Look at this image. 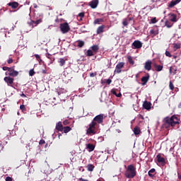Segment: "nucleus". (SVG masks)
<instances>
[{
  "label": "nucleus",
  "mask_w": 181,
  "mask_h": 181,
  "mask_svg": "<svg viewBox=\"0 0 181 181\" xmlns=\"http://www.w3.org/2000/svg\"><path fill=\"white\" fill-rule=\"evenodd\" d=\"M103 114H100L95 117L86 129V135H88V136H93V135H95V134H97V127L98 124H103Z\"/></svg>",
  "instance_id": "obj_1"
},
{
  "label": "nucleus",
  "mask_w": 181,
  "mask_h": 181,
  "mask_svg": "<svg viewBox=\"0 0 181 181\" xmlns=\"http://www.w3.org/2000/svg\"><path fill=\"white\" fill-rule=\"evenodd\" d=\"M164 128H170V127H175L177 124H179V118L176 115H173L170 117H166L163 120Z\"/></svg>",
  "instance_id": "obj_2"
},
{
  "label": "nucleus",
  "mask_w": 181,
  "mask_h": 181,
  "mask_svg": "<svg viewBox=\"0 0 181 181\" xmlns=\"http://www.w3.org/2000/svg\"><path fill=\"white\" fill-rule=\"evenodd\" d=\"M124 175L127 179H134V177L136 176V168L134 167V165L127 166Z\"/></svg>",
  "instance_id": "obj_3"
},
{
  "label": "nucleus",
  "mask_w": 181,
  "mask_h": 181,
  "mask_svg": "<svg viewBox=\"0 0 181 181\" xmlns=\"http://www.w3.org/2000/svg\"><path fill=\"white\" fill-rule=\"evenodd\" d=\"M62 33H67L70 30V25L68 23H61L59 25Z\"/></svg>",
  "instance_id": "obj_4"
},
{
  "label": "nucleus",
  "mask_w": 181,
  "mask_h": 181,
  "mask_svg": "<svg viewBox=\"0 0 181 181\" xmlns=\"http://www.w3.org/2000/svg\"><path fill=\"white\" fill-rule=\"evenodd\" d=\"M124 66H125L124 62H119L116 65L115 70L114 73H117V74H119V73H121L122 71V70H121V69H124Z\"/></svg>",
  "instance_id": "obj_5"
},
{
  "label": "nucleus",
  "mask_w": 181,
  "mask_h": 181,
  "mask_svg": "<svg viewBox=\"0 0 181 181\" xmlns=\"http://www.w3.org/2000/svg\"><path fill=\"white\" fill-rule=\"evenodd\" d=\"M13 78L10 76H6L4 78L5 83H6L7 86H9L10 87H13Z\"/></svg>",
  "instance_id": "obj_6"
},
{
  "label": "nucleus",
  "mask_w": 181,
  "mask_h": 181,
  "mask_svg": "<svg viewBox=\"0 0 181 181\" xmlns=\"http://www.w3.org/2000/svg\"><path fill=\"white\" fill-rule=\"evenodd\" d=\"M156 159H157V161L158 162V163H160V165H162V166H163V165H165V163H166L165 158H163L160 154H158L156 156Z\"/></svg>",
  "instance_id": "obj_7"
},
{
  "label": "nucleus",
  "mask_w": 181,
  "mask_h": 181,
  "mask_svg": "<svg viewBox=\"0 0 181 181\" xmlns=\"http://www.w3.org/2000/svg\"><path fill=\"white\" fill-rule=\"evenodd\" d=\"M132 46H134L133 49H141L142 47V42L139 40H135L132 43Z\"/></svg>",
  "instance_id": "obj_8"
},
{
  "label": "nucleus",
  "mask_w": 181,
  "mask_h": 181,
  "mask_svg": "<svg viewBox=\"0 0 181 181\" xmlns=\"http://www.w3.org/2000/svg\"><path fill=\"white\" fill-rule=\"evenodd\" d=\"M39 23H42V19H39L35 21H31L30 23H28V24L30 25V26H31L32 28H33V26H37Z\"/></svg>",
  "instance_id": "obj_9"
},
{
  "label": "nucleus",
  "mask_w": 181,
  "mask_h": 181,
  "mask_svg": "<svg viewBox=\"0 0 181 181\" xmlns=\"http://www.w3.org/2000/svg\"><path fill=\"white\" fill-rule=\"evenodd\" d=\"M144 69L146 70H147L148 71H150V70L152 69V62H151L149 60L146 62L145 65H144Z\"/></svg>",
  "instance_id": "obj_10"
},
{
  "label": "nucleus",
  "mask_w": 181,
  "mask_h": 181,
  "mask_svg": "<svg viewBox=\"0 0 181 181\" xmlns=\"http://www.w3.org/2000/svg\"><path fill=\"white\" fill-rule=\"evenodd\" d=\"M141 86H146V83H148V81H149V74H147V76H143L141 78Z\"/></svg>",
  "instance_id": "obj_11"
},
{
  "label": "nucleus",
  "mask_w": 181,
  "mask_h": 181,
  "mask_svg": "<svg viewBox=\"0 0 181 181\" xmlns=\"http://www.w3.org/2000/svg\"><path fill=\"white\" fill-rule=\"evenodd\" d=\"M181 1V0H173L168 4V8H173L175 5H177Z\"/></svg>",
  "instance_id": "obj_12"
},
{
  "label": "nucleus",
  "mask_w": 181,
  "mask_h": 181,
  "mask_svg": "<svg viewBox=\"0 0 181 181\" xmlns=\"http://www.w3.org/2000/svg\"><path fill=\"white\" fill-rule=\"evenodd\" d=\"M19 74V72L17 71L13 70V69L11 68L8 76H11V77H16Z\"/></svg>",
  "instance_id": "obj_13"
},
{
  "label": "nucleus",
  "mask_w": 181,
  "mask_h": 181,
  "mask_svg": "<svg viewBox=\"0 0 181 181\" xmlns=\"http://www.w3.org/2000/svg\"><path fill=\"white\" fill-rule=\"evenodd\" d=\"M89 5H90V8H92L93 9H95V8H97V6H98V0L92 1Z\"/></svg>",
  "instance_id": "obj_14"
},
{
  "label": "nucleus",
  "mask_w": 181,
  "mask_h": 181,
  "mask_svg": "<svg viewBox=\"0 0 181 181\" xmlns=\"http://www.w3.org/2000/svg\"><path fill=\"white\" fill-rule=\"evenodd\" d=\"M86 149L88 151V152H93V151L95 149V146L92 144H86Z\"/></svg>",
  "instance_id": "obj_15"
},
{
  "label": "nucleus",
  "mask_w": 181,
  "mask_h": 181,
  "mask_svg": "<svg viewBox=\"0 0 181 181\" xmlns=\"http://www.w3.org/2000/svg\"><path fill=\"white\" fill-rule=\"evenodd\" d=\"M152 104L150 102L146 101L143 104V107L145 110H151V107Z\"/></svg>",
  "instance_id": "obj_16"
},
{
  "label": "nucleus",
  "mask_w": 181,
  "mask_h": 181,
  "mask_svg": "<svg viewBox=\"0 0 181 181\" xmlns=\"http://www.w3.org/2000/svg\"><path fill=\"white\" fill-rule=\"evenodd\" d=\"M8 6H11V8H13V9H16V8H18V6H19V3L16 2V1H13V2H10L8 3Z\"/></svg>",
  "instance_id": "obj_17"
},
{
  "label": "nucleus",
  "mask_w": 181,
  "mask_h": 181,
  "mask_svg": "<svg viewBox=\"0 0 181 181\" xmlns=\"http://www.w3.org/2000/svg\"><path fill=\"white\" fill-rule=\"evenodd\" d=\"M56 129L60 131V132H63V124H62V122H59L56 124Z\"/></svg>",
  "instance_id": "obj_18"
},
{
  "label": "nucleus",
  "mask_w": 181,
  "mask_h": 181,
  "mask_svg": "<svg viewBox=\"0 0 181 181\" xmlns=\"http://www.w3.org/2000/svg\"><path fill=\"white\" fill-rule=\"evenodd\" d=\"M170 22H177L176 14L171 13L169 15Z\"/></svg>",
  "instance_id": "obj_19"
},
{
  "label": "nucleus",
  "mask_w": 181,
  "mask_h": 181,
  "mask_svg": "<svg viewBox=\"0 0 181 181\" xmlns=\"http://www.w3.org/2000/svg\"><path fill=\"white\" fill-rule=\"evenodd\" d=\"M134 135H139V134H141V128H139V127H135L134 129Z\"/></svg>",
  "instance_id": "obj_20"
},
{
  "label": "nucleus",
  "mask_w": 181,
  "mask_h": 181,
  "mask_svg": "<svg viewBox=\"0 0 181 181\" xmlns=\"http://www.w3.org/2000/svg\"><path fill=\"white\" fill-rule=\"evenodd\" d=\"M104 28H105V26L104 25H100L98 28L97 29L98 35H100V33H103V32H104Z\"/></svg>",
  "instance_id": "obj_21"
},
{
  "label": "nucleus",
  "mask_w": 181,
  "mask_h": 181,
  "mask_svg": "<svg viewBox=\"0 0 181 181\" xmlns=\"http://www.w3.org/2000/svg\"><path fill=\"white\" fill-rule=\"evenodd\" d=\"M127 59L129 64H132V65L135 64V61H134V59L132 58V57L128 56Z\"/></svg>",
  "instance_id": "obj_22"
},
{
  "label": "nucleus",
  "mask_w": 181,
  "mask_h": 181,
  "mask_svg": "<svg viewBox=\"0 0 181 181\" xmlns=\"http://www.w3.org/2000/svg\"><path fill=\"white\" fill-rule=\"evenodd\" d=\"M59 66H63L66 64V60L64 58H60L59 59Z\"/></svg>",
  "instance_id": "obj_23"
},
{
  "label": "nucleus",
  "mask_w": 181,
  "mask_h": 181,
  "mask_svg": "<svg viewBox=\"0 0 181 181\" xmlns=\"http://www.w3.org/2000/svg\"><path fill=\"white\" fill-rule=\"evenodd\" d=\"M76 45L78 46V47H83V46H84V41L78 40V41H76Z\"/></svg>",
  "instance_id": "obj_24"
},
{
  "label": "nucleus",
  "mask_w": 181,
  "mask_h": 181,
  "mask_svg": "<svg viewBox=\"0 0 181 181\" xmlns=\"http://www.w3.org/2000/svg\"><path fill=\"white\" fill-rule=\"evenodd\" d=\"M100 22H104V19H103V18H96L94 21V25H100Z\"/></svg>",
  "instance_id": "obj_25"
},
{
  "label": "nucleus",
  "mask_w": 181,
  "mask_h": 181,
  "mask_svg": "<svg viewBox=\"0 0 181 181\" xmlns=\"http://www.w3.org/2000/svg\"><path fill=\"white\" fill-rule=\"evenodd\" d=\"M63 131H64V134H67V132H70L71 131V127H64L63 128Z\"/></svg>",
  "instance_id": "obj_26"
},
{
  "label": "nucleus",
  "mask_w": 181,
  "mask_h": 181,
  "mask_svg": "<svg viewBox=\"0 0 181 181\" xmlns=\"http://www.w3.org/2000/svg\"><path fill=\"white\" fill-rule=\"evenodd\" d=\"M150 34L153 35V37L156 36L157 35L159 34V31L155 30H150Z\"/></svg>",
  "instance_id": "obj_27"
},
{
  "label": "nucleus",
  "mask_w": 181,
  "mask_h": 181,
  "mask_svg": "<svg viewBox=\"0 0 181 181\" xmlns=\"http://www.w3.org/2000/svg\"><path fill=\"white\" fill-rule=\"evenodd\" d=\"M156 71H162V70H163V66L156 65Z\"/></svg>",
  "instance_id": "obj_28"
},
{
  "label": "nucleus",
  "mask_w": 181,
  "mask_h": 181,
  "mask_svg": "<svg viewBox=\"0 0 181 181\" xmlns=\"http://www.w3.org/2000/svg\"><path fill=\"white\" fill-rule=\"evenodd\" d=\"M91 50H93V52H97L98 50V49H100V47H98V45H93L90 47Z\"/></svg>",
  "instance_id": "obj_29"
},
{
  "label": "nucleus",
  "mask_w": 181,
  "mask_h": 181,
  "mask_svg": "<svg viewBox=\"0 0 181 181\" xmlns=\"http://www.w3.org/2000/svg\"><path fill=\"white\" fill-rule=\"evenodd\" d=\"M152 173H155V168H152L148 171V176H150V177H153V175Z\"/></svg>",
  "instance_id": "obj_30"
},
{
  "label": "nucleus",
  "mask_w": 181,
  "mask_h": 181,
  "mask_svg": "<svg viewBox=\"0 0 181 181\" xmlns=\"http://www.w3.org/2000/svg\"><path fill=\"white\" fill-rule=\"evenodd\" d=\"M88 170L89 172H93V170H94V165H93L92 164H88Z\"/></svg>",
  "instance_id": "obj_31"
},
{
  "label": "nucleus",
  "mask_w": 181,
  "mask_h": 181,
  "mask_svg": "<svg viewBox=\"0 0 181 181\" xmlns=\"http://www.w3.org/2000/svg\"><path fill=\"white\" fill-rule=\"evenodd\" d=\"M172 69H173L172 66H170L169 69V71H170V74H173V76H175V74H176V71H177V69H174V71H172Z\"/></svg>",
  "instance_id": "obj_32"
},
{
  "label": "nucleus",
  "mask_w": 181,
  "mask_h": 181,
  "mask_svg": "<svg viewBox=\"0 0 181 181\" xmlns=\"http://www.w3.org/2000/svg\"><path fill=\"white\" fill-rule=\"evenodd\" d=\"M86 56H88V57L94 56V53L93 52V50L88 49Z\"/></svg>",
  "instance_id": "obj_33"
},
{
  "label": "nucleus",
  "mask_w": 181,
  "mask_h": 181,
  "mask_svg": "<svg viewBox=\"0 0 181 181\" xmlns=\"http://www.w3.org/2000/svg\"><path fill=\"white\" fill-rule=\"evenodd\" d=\"M169 88L172 91H173V90H175V85H173V83H172V81L169 82Z\"/></svg>",
  "instance_id": "obj_34"
},
{
  "label": "nucleus",
  "mask_w": 181,
  "mask_h": 181,
  "mask_svg": "<svg viewBox=\"0 0 181 181\" xmlns=\"http://www.w3.org/2000/svg\"><path fill=\"white\" fill-rule=\"evenodd\" d=\"M78 18H80L79 21H83V18H84V13H79L78 15Z\"/></svg>",
  "instance_id": "obj_35"
},
{
  "label": "nucleus",
  "mask_w": 181,
  "mask_h": 181,
  "mask_svg": "<svg viewBox=\"0 0 181 181\" xmlns=\"http://www.w3.org/2000/svg\"><path fill=\"white\" fill-rule=\"evenodd\" d=\"M174 49H175V50H177V49H180V43L174 44Z\"/></svg>",
  "instance_id": "obj_36"
},
{
  "label": "nucleus",
  "mask_w": 181,
  "mask_h": 181,
  "mask_svg": "<svg viewBox=\"0 0 181 181\" xmlns=\"http://www.w3.org/2000/svg\"><path fill=\"white\" fill-rule=\"evenodd\" d=\"M29 76H30V77H32L33 76H35V71L33 69L30 70Z\"/></svg>",
  "instance_id": "obj_37"
},
{
  "label": "nucleus",
  "mask_w": 181,
  "mask_h": 181,
  "mask_svg": "<svg viewBox=\"0 0 181 181\" xmlns=\"http://www.w3.org/2000/svg\"><path fill=\"white\" fill-rule=\"evenodd\" d=\"M165 25L167 28H172V24L169 21H165Z\"/></svg>",
  "instance_id": "obj_38"
},
{
  "label": "nucleus",
  "mask_w": 181,
  "mask_h": 181,
  "mask_svg": "<svg viewBox=\"0 0 181 181\" xmlns=\"http://www.w3.org/2000/svg\"><path fill=\"white\" fill-rule=\"evenodd\" d=\"M158 21L156 20V17H154L151 20V23H156Z\"/></svg>",
  "instance_id": "obj_39"
},
{
  "label": "nucleus",
  "mask_w": 181,
  "mask_h": 181,
  "mask_svg": "<svg viewBox=\"0 0 181 181\" xmlns=\"http://www.w3.org/2000/svg\"><path fill=\"white\" fill-rule=\"evenodd\" d=\"M122 25H123L124 26H128V21H127V19L124 18V19L123 20Z\"/></svg>",
  "instance_id": "obj_40"
},
{
  "label": "nucleus",
  "mask_w": 181,
  "mask_h": 181,
  "mask_svg": "<svg viewBox=\"0 0 181 181\" xmlns=\"http://www.w3.org/2000/svg\"><path fill=\"white\" fill-rule=\"evenodd\" d=\"M165 56H167V57H172V54L169 51H165Z\"/></svg>",
  "instance_id": "obj_41"
},
{
  "label": "nucleus",
  "mask_w": 181,
  "mask_h": 181,
  "mask_svg": "<svg viewBox=\"0 0 181 181\" xmlns=\"http://www.w3.org/2000/svg\"><path fill=\"white\" fill-rule=\"evenodd\" d=\"M11 68L6 67V66H4V67H3V70H4V71H6V70H8V71H11Z\"/></svg>",
  "instance_id": "obj_42"
},
{
  "label": "nucleus",
  "mask_w": 181,
  "mask_h": 181,
  "mask_svg": "<svg viewBox=\"0 0 181 181\" xmlns=\"http://www.w3.org/2000/svg\"><path fill=\"white\" fill-rule=\"evenodd\" d=\"M7 62L8 63V64H11V63H13V59H12V58H9Z\"/></svg>",
  "instance_id": "obj_43"
},
{
  "label": "nucleus",
  "mask_w": 181,
  "mask_h": 181,
  "mask_svg": "<svg viewBox=\"0 0 181 181\" xmlns=\"http://www.w3.org/2000/svg\"><path fill=\"white\" fill-rule=\"evenodd\" d=\"M34 56L37 59V60H40V55L35 54Z\"/></svg>",
  "instance_id": "obj_44"
},
{
  "label": "nucleus",
  "mask_w": 181,
  "mask_h": 181,
  "mask_svg": "<svg viewBox=\"0 0 181 181\" xmlns=\"http://www.w3.org/2000/svg\"><path fill=\"white\" fill-rule=\"evenodd\" d=\"M97 76V73H90V77H95Z\"/></svg>",
  "instance_id": "obj_45"
},
{
  "label": "nucleus",
  "mask_w": 181,
  "mask_h": 181,
  "mask_svg": "<svg viewBox=\"0 0 181 181\" xmlns=\"http://www.w3.org/2000/svg\"><path fill=\"white\" fill-rule=\"evenodd\" d=\"M111 93H112V94H114V95H116L117 96V90H115V89H112V90H111Z\"/></svg>",
  "instance_id": "obj_46"
},
{
  "label": "nucleus",
  "mask_w": 181,
  "mask_h": 181,
  "mask_svg": "<svg viewBox=\"0 0 181 181\" xmlns=\"http://www.w3.org/2000/svg\"><path fill=\"white\" fill-rule=\"evenodd\" d=\"M20 109L22 110V111H25V105H21L20 106Z\"/></svg>",
  "instance_id": "obj_47"
},
{
  "label": "nucleus",
  "mask_w": 181,
  "mask_h": 181,
  "mask_svg": "<svg viewBox=\"0 0 181 181\" xmlns=\"http://www.w3.org/2000/svg\"><path fill=\"white\" fill-rule=\"evenodd\" d=\"M106 83L107 84H111V83H112V81L111 79H107Z\"/></svg>",
  "instance_id": "obj_48"
},
{
  "label": "nucleus",
  "mask_w": 181,
  "mask_h": 181,
  "mask_svg": "<svg viewBox=\"0 0 181 181\" xmlns=\"http://www.w3.org/2000/svg\"><path fill=\"white\" fill-rule=\"evenodd\" d=\"M6 181H12V178L11 177H7Z\"/></svg>",
  "instance_id": "obj_49"
},
{
  "label": "nucleus",
  "mask_w": 181,
  "mask_h": 181,
  "mask_svg": "<svg viewBox=\"0 0 181 181\" xmlns=\"http://www.w3.org/2000/svg\"><path fill=\"white\" fill-rule=\"evenodd\" d=\"M45 144V140L40 141V145H43Z\"/></svg>",
  "instance_id": "obj_50"
},
{
  "label": "nucleus",
  "mask_w": 181,
  "mask_h": 181,
  "mask_svg": "<svg viewBox=\"0 0 181 181\" xmlns=\"http://www.w3.org/2000/svg\"><path fill=\"white\" fill-rule=\"evenodd\" d=\"M139 118H141V119H144V116L142 115H139Z\"/></svg>",
  "instance_id": "obj_51"
},
{
  "label": "nucleus",
  "mask_w": 181,
  "mask_h": 181,
  "mask_svg": "<svg viewBox=\"0 0 181 181\" xmlns=\"http://www.w3.org/2000/svg\"><path fill=\"white\" fill-rule=\"evenodd\" d=\"M121 93H119V94L116 95V97H121Z\"/></svg>",
  "instance_id": "obj_52"
},
{
  "label": "nucleus",
  "mask_w": 181,
  "mask_h": 181,
  "mask_svg": "<svg viewBox=\"0 0 181 181\" xmlns=\"http://www.w3.org/2000/svg\"><path fill=\"white\" fill-rule=\"evenodd\" d=\"M80 180H81V181H88V180H85V179H83V178H80Z\"/></svg>",
  "instance_id": "obj_53"
},
{
  "label": "nucleus",
  "mask_w": 181,
  "mask_h": 181,
  "mask_svg": "<svg viewBox=\"0 0 181 181\" xmlns=\"http://www.w3.org/2000/svg\"><path fill=\"white\" fill-rule=\"evenodd\" d=\"M21 97H26V95H25L24 93H22V94L21 95Z\"/></svg>",
  "instance_id": "obj_54"
},
{
  "label": "nucleus",
  "mask_w": 181,
  "mask_h": 181,
  "mask_svg": "<svg viewBox=\"0 0 181 181\" xmlns=\"http://www.w3.org/2000/svg\"><path fill=\"white\" fill-rule=\"evenodd\" d=\"M44 173H45L46 175H47V173H49V171H47V170H44Z\"/></svg>",
  "instance_id": "obj_55"
},
{
  "label": "nucleus",
  "mask_w": 181,
  "mask_h": 181,
  "mask_svg": "<svg viewBox=\"0 0 181 181\" xmlns=\"http://www.w3.org/2000/svg\"><path fill=\"white\" fill-rule=\"evenodd\" d=\"M34 8H37V4H33Z\"/></svg>",
  "instance_id": "obj_56"
},
{
  "label": "nucleus",
  "mask_w": 181,
  "mask_h": 181,
  "mask_svg": "<svg viewBox=\"0 0 181 181\" xmlns=\"http://www.w3.org/2000/svg\"><path fill=\"white\" fill-rule=\"evenodd\" d=\"M116 131H117V132H118V134H119V132H121V131L119 129H117Z\"/></svg>",
  "instance_id": "obj_57"
},
{
  "label": "nucleus",
  "mask_w": 181,
  "mask_h": 181,
  "mask_svg": "<svg viewBox=\"0 0 181 181\" xmlns=\"http://www.w3.org/2000/svg\"><path fill=\"white\" fill-rule=\"evenodd\" d=\"M2 149V146L0 144V151Z\"/></svg>",
  "instance_id": "obj_58"
},
{
  "label": "nucleus",
  "mask_w": 181,
  "mask_h": 181,
  "mask_svg": "<svg viewBox=\"0 0 181 181\" xmlns=\"http://www.w3.org/2000/svg\"><path fill=\"white\" fill-rule=\"evenodd\" d=\"M176 57H177L176 56H174V59H176Z\"/></svg>",
  "instance_id": "obj_59"
},
{
  "label": "nucleus",
  "mask_w": 181,
  "mask_h": 181,
  "mask_svg": "<svg viewBox=\"0 0 181 181\" xmlns=\"http://www.w3.org/2000/svg\"><path fill=\"white\" fill-rule=\"evenodd\" d=\"M43 73H46V71H43Z\"/></svg>",
  "instance_id": "obj_60"
},
{
  "label": "nucleus",
  "mask_w": 181,
  "mask_h": 181,
  "mask_svg": "<svg viewBox=\"0 0 181 181\" xmlns=\"http://www.w3.org/2000/svg\"><path fill=\"white\" fill-rule=\"evenodd\" d=\"M59 138H60V135L59 136Z\"/></svg>",
  "instance_id": "obj_61"
}]
</instances>
